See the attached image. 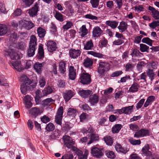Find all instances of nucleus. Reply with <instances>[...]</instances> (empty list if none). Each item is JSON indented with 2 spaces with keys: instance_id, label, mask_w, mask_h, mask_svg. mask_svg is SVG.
I'll return each instance as SVG.
<instances>
[{
  "instance_id": "1",
  "label": "nucleus",
  "mask_w": 159,
  "mask_h": 159,
  "mask_svg": "<svg viewBox=\"0 0 159 159\" xmlns=\"http://www.w3.org/2000/svg\"><path fill=\"white\" fill-rule=\"evenodd\" d=\"M20 81L23 83L20 85V90L22 93L25 95L27 90H31L35 87L36 83L31 81L25 75H22L20 78Z\"/></svg>"
},
{
  "instance_id": "2",
  "label": "nucleus",
  "mask_w": 159,
  "mask_h": 159,
  "mask_svg": "<svg viewBox=\"0 0 159 159\" xmlns=\"http://www.w3.org/2000/svg\"><path fill=\"white\" fill-rule=\"evenodd\" d=\"M98 65V72L101 75H102L105 72L107 71L110 69V64L105 61H100Z\"/></svg>"
},
{
  "instance_id": "3",
  "label": "nucleus",
  "mask_w": 159,
  "mask_h": 159,
  "mask_svg": "<svg viewBox=\"0 0 159 159\" xmlns=\"http://www.w3.org/2000/svg\"><path fill=\"white\" fill-rule=\"evenodd\" d=\"M90 153L92 156L97 159L101 158L104 155L102 150L97 147L92 148L91 149Z\"/></svg>"
},
{
  "instance_id": "4",
  "label": "nucleus",
  "mask_w": 159,
  "mask_h": 159,
  "mask_svg": "<svg viewBox=\"0 0 159 159\" xmlns=\"http://www.w3.org/2000/svg\"><path fill=\"white\" fill-rule=\"evenodd\" d=\"M80 82L83 84H89L91 81L90 75L87 73H83L80 77Z\"/></svg>"
},
{
  "instance_id": "5",
  "label": "nucleus",
  "mask_w": 159,
  "mask_h": 159,
  "mask_svg": "<svg viewBox=\"0 0 159 159\" xmlns=\"http://www.w3.org/2000/svg\"><path fill=\"white\" fill-rule=\"evenodd\" d=\"M64 143L66 146L69 148H73L74 145V142L69 136H64L63 137Z\"/></svg>"
},
{
  "instance_id": "6",
  "label": "nucleus",
  "mask_w": 159,
  "mask_h": 159,
  "mask_svg": "<svg viewBox=\"0 0 159 159\" xmlns=\"http://www.w3.org/2000/svg\"><path fill=\"white\" fill-rule=\"evenodd\" d=\"M19 25L27 30L32 29L34 26V24L31 21L25 20H20L19 21Z\"/></svg>"
},
{
  "instance_id": "7",
  "label": "nucleus",
  "mask_w": 159,
  "mask_h": 159,
  "mask_svg": "<svg viewBox=\"0 0 159 159\" xmlns=\"http://www.w3.org/2000/svg\"><path fill=\"white\" fill-rule=\"evenodd\" d=\"M150 135L149 131L146 129H142L134 134V137L136 138H141Z\"/></svg>"
},
{
  "instance_id": "8",
  "label": "nucleus",
  "mask_w": 159,
  "mask_h": 159,
  "mask_svg": "<svg viewBox=\"0 0 159 159\" xmlns=\"http://www.w3.org/2000/svg\"><path fill=\"white\" fill-rule=\"evenodd\" d=\"M63 113V107H60L58 109L57 115L55 117V122L58 125H61V120L62 118V115Z\"/></svg>"
},
{
  "instance_id": "9",
  "label": "nucleus",
  "mask_w": 159,
  "mask_h": 159,
  "mask_svg": "<svg viewBox=\"0 0 159 159\" xmlns=\"http://www.w3.org/2000/svg\"><path fill=\"white\" fill-rule=\"evenodd\" d=\"M133 106H129L122 108L121 109H118L116 110L117 111L119 114L124 113L125 114H129L132 111L133 108Z\"/></svg>"
},
{
  "instance_id": "10",
  "label": "nucleus",
  "mask_w": 159,
  "mask_h": 159,
  "mask_svg": "<svg viewBox=\"0 0 159 159\" xmlns=\"http://www.w3.org/2000/svg\"><path fill=\"white\" fill-rule=\"evenodd\" d=\"M150 147L148 144H146L142 148L141 151L142 154L148 157L152 155V152L149 151Z\"/></svg>"
},
{
  "instance_id": "11",
  "label": "nucleus",
  "mask_w": 159,
  "mask_h": 159,
  "mask_svg": "<svg viewBox=\"0 0 159 159\" xmlns=\"http://www.w3.org/2000/svg\"><path fill=\"white\" fill-rule=\"evenodd\" d=\"M81 52L79 50L72 49L70 50L69 53L71 58L75 59L80 56Z\"/></svg>"
},
{
  "instance_id": "12",
  "label": "nucleus",
  "mask_w": 159,
  "mask_h": 159,
  "mask_svg": "<svg viewBox=\"0 0 159 159\" xmlns=\"http://www.w3.org/2000/svg\"><path fill=\"white\" fill-rule=\"evenodd\" d=\"M11 64L14 69L19 72L21 71L23 69L20 61H12Z\"/></svg>"
},
{
  "instance_id": "13",
  "label": "nucleus",
  "mask_w": 159,
  "mask_h": 159,
  "mask_svg": "<svg viewBox=\"0 0 159 159\" xmlns=\"http://www.w3.org/2000/svg\"><path fill=\"white\" fill-rule=\"evenodd\" d=\"M39 6L36 3L34 6L31 9H29L28 13L30 16L34 17L37 15V13L39 10Z\"/></svg>"
},
{
  "instance_id": "14",
  "label": "nucleus",
  "mask_w": 159,
  "mask_h": 159,
  "mask_svg": "<svg viewBox=\"0 0 159 159\" xmlns=\"http://www.w3.org/2000/svg\"><path fill=\"white\" fill-rule=\"evenodd\" d=\"M47 46L48 51L50 52H52L55 51L57 48L56 44L53 41H48L47 44Z\"/></svg>"
},
{
  "instance_id": "15",
  "label": "nucleus",
  "mask_w": 159,
  "mask_h": 159,
  "mask_svg": "<svg viewBox=\"0 0 159 159\" xmlns=\"http://www.w3.org/2000/svg\"><path fill=\"white\" fill-rule=\"evenodd\" d=\"M43 112V111L42 110L35 107L32 108L31 109L30 113L32 116L36 117L38 115H40Z\"/></svg>"
},
{
  "instance_id": "16",
  "label": "nucleus",
  "mask_w": 159,
  "mask_h": 159,
  "mask_svg": "<svg viewBox=\"0 0 159 159\" xmlns=\"http://www.w3.org/2000/svg\"><path fill=\"white\" fill-rule=\"evenodd\" d=\"M5 54L7 55H9L11 59L12 60H16L19 58L18 54L13 50H11L6 52Z\"/></svg>"
},
{
  "instance_id": "17",
  "label": "nucleus",
  "mask_w": 159,
  "mask_h": 159,
  "mask_svg": "<svg viewBox=\"0 0 159 159\" xmlns=\"http://www.w3.org/2000/svg\"><path fill=\"white\" fill-rule=\"evenodd\" d=\"M74 95V93L71 90L66 91L63 93V97L66 102L68 101Z\"/></svg>"
},
{
  "instance_id": "18",
  "label": "nucleus",
  "mask_w": 159,
  "mask_h": 159,
  "mask_svg": "<svg viewBox=\"0 0 159 159\" xmlns=\"http://www.w3.org/2000/svg\"><path fill=\"white\" fill-rule=\"evenodd\" d=\"M148 9L151 11L152 16L155 20L159 19V11L151 6L148 7Z\"/></svg>"
},
{
  "instance_id": "19",
  "label": "nucleus",
  "mask_w": 159,
  "mask_h": 159,
  "mask_svg": "<svg viewBox=\"0 0 159 159\" xmlns=\"http://www.w3.org/2000/svg\"><path fill=\"white\" fill-rule=\"evenodd\" d=\"M102 31L98 26L94 27L93 31V35L94 37H97L101 35Z\"/></svg>"
},
{
  "instance_id": "20",
  "label": "nucleus",
  "mask_w": 159,
  "mask_h": 159,
  "mask_svg": "<svg viewBox=\"0 0 159 159\" xmlns=\"http://www.w3.org/2000/svg\"><path fill=\"white\" fill-rule=\"evenodd\" d=\"M115 148L116 151L118 152H121L124 153H126L129 151L128 148H127L125 149L124 148H123L120 144L118 143L115 145Z\"/></svg>"
},
{
  "instance_id": "21",
  "label": "nucleus",
  "mask_w": 159,
  "mask_h": 159,
  "mask_svg": "<svg viewBox=\"0 0 159 159\" xmlns=\"http://www.w3.org/2000/svg\"><path fill=\"white\" fill-rule=\"evenodd\" d=\"M98 96L96 94L91 96L89 98V102L92 105H94L98 102Z\"/></svg>"
},
{
  "instance_id": "22",
  "label": "nucleus",
  "mask_w": 159,
  "mask_h": 159,
  "mask_svg": "<svg viewBox=\"0 0 159 159\" xmlns=\"http://www.w3.org/2000/svg\"><path fill=\"white\" fill-rule=\"evenodd\" d=\"M128 25L127 23L124 21L120 22L119 25L118 27L120 32L122 33L124 32L127 28Z\"/></svg>"
},
{
  "instance_id": "23",
  "label": "nucleus",
  "mask_w": 159,
  "mask_h": 159,
  "mask_svg": "<svg viewBox=\"0 0 159 159\" xmlns=\"http://www.w3.org/2000/svg\"><path fill=\"white\" fill-rule=\"evenodd\" d=\"M45 64V62L39 63L37 62L34 65V68L36 72L38 74H40L42 72V66Z\"/></svg>"
},
{
  "instance_id": "24",
  "label": "nucleus",
  "mask_w": 159,
  "mask_h": 159,
  "mask_svg": "<svg viewBox=\"0 0 159 159\" xmlns=\"http://www.w3.org/2000/svg\"><path fill=\"white\" fill-rule=\"evenodd\" d=\"M69 78L71 80H74L76 76L75 70L74 67L72 66H70L69 68Z\"/></svg>"
},
{
  "instance_id": "25",
  "label": "nucleus",
  "mask_w": 159,
  "mask_h": 159,
  "mask_svg": "<svg viewBox=\"0 0 159 159\" xmlns=\"http://www.w3.org/2000/svg\"><path fill=\"white\" fill-rule=\"evenodd\" d=\"M155 97L153 96H150L148 97L144 103V107H146L149 105H151L155 100Z\"/></svg>"
},
{
  "instance_id": "26",
  "label": "nucleus",
  "mask_w": 159,
  "mask_h": 159,
  "mask_svg": "<svg viewBox=\"0 0 159 159\" xmlns=\"http://www.w3.org/2000/svg\"><path fill=\"white\" fill-rule=\"evenodd\" d=\"M8 31V27L4 24H0V36L6 34Z\"/></svg>"
},
{
  "instance_id": "27",
  "label": "nucleus",
  "mask_w": 159,
  "mask_h": 159,
  "mask_svg": "<svg viewBox=\"0 0 159 159\" xmlns=\"http://www.w3.org/2000/svg\"><path fill=\"white\" fill-rule=\"evenodd\" d=\"M118 22L115 20H107L105 22V24L110 26L112 29L116 28L118 25Z\"/></svg>"
},
{
  "instance_id": "28",
  "label": "nucleus",
  "mask_w": 159,
  "mask_h": 159,
  "mask_svg": "<svg viewBox=\"0 0 159 159\" xmlns=\"http://www.w3.org/2000/svg\"><path fill=\"white\" fill-rule=\"evenodd\" d=\"M140 87L139 85L137 83H134L129 88V91L131 93H135L138 91Z\"/></svg>"
},
{
  "instance_id": "29",
  "label": "nucleus",
  "mask_w": 159,
  "mask_h": 159,
  "mask_svg": "<svg viewBox=\"0 0 159 159\" xmlns=\"http://www.w3.org/2000/svg\"><path fill=\"white\" fill-rule=\"evenodd\" d=\"M79 33L82 37H85L88 33V30L86 28V25H83L79 29Z\"/></svg>"
},
{
  "instance_id": "30",
  "label": "nucleus",
  "mask_w": 159,
  "mask_h": 159,
  "mask_svg": "<svg viewBox=\"0 0 159 159\" xmlns=\"http://www.w3.org/2000/svg\"><path fill=\"white\" fill-rule=\"evenodd\" d=\"M92 91L90 90H82L79 92V94L83 98L87 97L91 93Z\"/></svg>"
},
{
  "instance_id": "31",
  "label": "nucleus",
  "mask_w": 159,
  "mask_h": 159,
  "mask_svg": "<svg viewBox=\"0 0 159 159\" xmlns=\"http://www.w3.org/2000/svg\"><path fill=\"white\" fill-rule=\"evenodd\" d=\"M37 38L35 36L32 35L30 36V41L29 43V46L37 47Z\"/></svg>"
},
{
  "instance_id": "32",
  "label": "nucleus",
  "mask_w": 159,
  "mask_h": 159,
  "mask_svg": "<svg viewBox=\"0 0 159 159\" xmlns=\"http://www.w3.org/2000/svg\"><path fill=\"white\" fill-rule=\"evenodd\" d=\"M37 48V47L30 46H29L27 50V55L29 57L33 56L35 54V51Z\"/></svg>"
},
{
  "instance_id": "33",
  "label": "nucleus",
  "mask_w": 159,
  "mask_h": 159,
  "mask_svg": "<svg viewBox=\"0 0 159 159\" xmlns=\"http://www.w3.org/2000/svg\"><path fill=\"white\" fill-rule=\"evenodd\" d=\"M93 47V41L92 40H90L87 41L84 45V49L85 50H91Z\"/></svg>"
},
{
  "instance_id": "34",
  "label": "nucleus",
  "mask_w": 159,
  "mask_h": 159,
  "mask_svg": "<svg viewBox=\"0 0 159 159\" xmlns=\"http://www.w3.org/2000/svg\"><path fill=\"white\" fill-rule=\"evenodd\" d=\"M43 45L40 44L39 46L38 49V58L42 59L44 57V52L43 48Z\"/></svg>"
},
{
  "instance_id": "35",
  "label": "nucleus",
  "mask_w": 159,
  "mask_h": 159,
  "mask_svg": "<svg viewBox=\"0 0 159 159\" xmlns=\"http://www.w3.org/2000/svg\"><path fill=\"white\" fill-rule=\"evenodd\" d=\"M89 137L90 140L88 142V144H90L98 140L99 139L98 136L95 134H91Z\"/></svg>"
},
{
  "instance_id": "36",
  "label": "nucleus",
  "mask_w": 159,
  "mask_h": 159,
  "mask_svg": "<svg viewBox=\"0 0 159 159\" xmlns=\"http://www.w3.org/2000/svg\"><path fill=\"white\" fill-rule=\"evenodd\" d=\"M37 32L40 38H43L46 34L45 29L41 27H39L37 28Z\"/></svg>"
},
{
  "instance_id": "37",
  "label": "nucleus",
  "mask_w": 159,
  "mask_h": 159,
  "mask_svg": "<svg viewBox=\"0 0 159 159\" xmlns=\"http://www.w3.org/2000/svg\"><path fill=\"white\" fill-rule=\"evenodd\" d=\"M24 100L26 105V108H29L31 107L32 106V104L31 102V96L29 95L25 96L24 98Z\"/></svg>"
},
{
  "instance_id": "38",
  "label": "nucleus",
  "mask_w": 159,
  "mask_h": 159,
  "mask_svg": "<svg viewBox=\"0 0 159 159\" xmlns=\"http://www.w3.org/2000/svg\"><path fill=\"white\" fill-rule=\"evenodd\" d=\"M122 127L121 124H117L115 125L111 129L112 133H118Z\"/></svg>"
},
{
  "instance_id": "39",
  "label": "nucleus",
  "mask_w": 159,
  "mask_h": 159,
  "mask_svg": "<svg viewBox=\"0 0 159 159\" xmlns=\"http://www.w3.org/2000/svg\"><path fill=\"white\" fill-rule=\"evenodd\" d=\"M104 141L107 145L108 146H111L113 143L112 138L110 136H106L103 138Z\"/></svg>"
},
{
  "instance_id": "40",
  "label": "nucleus",
  "mask_w": 159,
  "mask_h": 159,
  "mask_svg": "<svg viewBox=\"0 0 159 159\" xmlns=\"http://www.w3.org/2000/svg\"><path fill=\"white\" fill-rule=\"evenodd\" d=\"M146 73L151 80L152 81L154 79V77L156 75L153 71V70L149 69L147 71Z\"/></svg>"
},
{
  "instance_id": "41",
  "label": "nucleus",
  "mask_w": 159,
  "mask_h": 159,
  "mask_svg": "<svg viewBox=\"0 0 159 159\" xmlns=\"http://www.w3.org/2000/svg\"><path fill=\"white\" fill-rule=\"evenodd\" d=\"M105 154L107 157L111 159L115 158L116 156L113 152L109 150L106 151Z\"/></svg>"
},
{
  "instance_id": "42",
  "label": "nucleus",
  "mask_w": 159,
  "mask_h": 159,
  "mask_svg": "<svg viewBox=\"0 0 159 159\" xmlns=\"http://www.w3.org/2000/svg\"><path fill=\"white\" fill-rule=\"evenodd\" d=\"M59 70L62 74H64L65 72V65L64 61H61L59 63Z\"/></svg>"
},
{
  "instance_id": "43",
  "label": "nucleus",
  "mask_w": 159,
  "mask_h": 159,
  "mask_svg": "<svg viewBox=\"0 0 159 159\" xmlns=\"http://www.w3.org/2000/svg\"><path fill=\"white\" fill-rule=\"evenodd\" d=\"M50 31L52 34L55 35H56L57 34V27L53 23H51Z\"/></svg>"
},
{
  "instance_id": "44",
  "label": "nucleus",
  "mask_w": 159,
  "mask_h": 159,
  "mask_svg": "<svg viewBox=\"0 0 159 159\" xmlns=\"http://www.w3.org/2000/svg\"><path fill=\"white\" fill-rule=\"evenodd\" d=\"M87 54L91 55L94 57H98L99 58H102L103 57V55L99 53L93 51H88Z\"/></svg>"
},
{
  "instance_id": "45",
  "label": "nucleus",
  "mask_w": 159,
  "mask_h": 159,
  "mask_svg": "<svg viewBox=\"0 0 159 159\" xmlns=\"http://www.w3.org/2000/svg\"><path fill=\"white\" fill-rule=\"evenodd\" d=\"M77 113L76 110L73 108H70L68 109L67 114L69 116H75Z\"/></svg>"
},
{
  "instance_id": "46",
  "label": "nucleus",
  "mask_w": 159,
  "mask_h": 159,
  "mask_svg": "<svg viewBox=\"0 0 159 159\" xmlns=\"http://www.w3.org/2000/svg\"><path fill=\"white\" fill-rule=\"evenodd\" d=\"M149 49V47L147 45L142 43L140 44V50L141 52H148Z\"/></svg>"
},
{
  "instance_id": "47",
  "label": "nucleus",
  "mask_w": 159,
  "mask_h": 159,
  "mask_svg": "<svg viewBox=\"0 0 159 159\" xmlns=\"http://www.w3.org/2000/svg\"><path fill=\"white\" fill-rule=\"evenodd\" d=\"M93 63V61L92 60L88 58L85 59L84 62V65L87 67L92 66Z\"/></svg>"
},
{
  "instance_id": "48",
  "label": "nucleus",
  "mask_w": 159,
  "mask_h": 159,
  "mask_svg": "<svg viewBox=\"0 0 159 159\" xmlns=\"http://www.w3.org/2000/svg\"><path fill=\"white\" fill-rule=\"evenodd\" d=\"M142 41L143 43H146L150 46H152L153 41L148 37L143 38L142 39Z\"/></svg>"
},
{
  "instance_id": "49",
  "label": "nucleus",
  "mask_w": 159,
  "mask_h": 159,
  "mask_svg": "<svg viewBox=\"0 0 159 159\" xmlns=\"http://www.w3.org/2000/svg\"><path fill=\"white\" fill-rule=\"evenodd\" d=\"M55 17L57 20L61 22L63 21L64 20L63 15L58 11H56Z\"/></svg>"
},
{
  "instance_id": "50",
  "label": "nucleus",
  "mask_w": 159,
  "mask_h": 159,
  "mask_svg": "<svg viewBox=\"0 0 159 159\" xmlns=\"http://www.w3.org/2000/svg\"><path fill=\"white\" fill-rule=\"evenodd\" d=\"M53 101L51 98H47L43 101V105L44 107L49 105Z\"/></svg>"
},
{
  "instance_id": "51",
  "label": "nucleus",
  "mask_w": 159,
  "mask_h": 159,
  "mask_svg": "<svg viewBox=\"0 0 159 159\" xmlns=\"http://www.w3.org/2000/svg\"><path fill=\"white\" fill-rule=\"evenodd\" d=\"M132 57H140L142 54L141 53L139 50L137 49H133L131 53Z\"/></svg>"
},
{
  "instance_id": "52",
  "label": "nucleus",
  "mask_w": 159,
  "mask_h": 159,
  "mask_svg": "<svg viewBox=\"0 0 159 159\" xmlns=\"http://www.w3.org/2000/svg\"><path fill=\"white\" fill-rule=\"evenodd\" d=\"M52 89L50 86H48L47 87L45 88L44 89L43 91V93L44 95H47L52 93Z\"/></svg>"
},
{
  "instance_id": "53",
  "label": "nucleus",
  "mask_w": 159,
  "mask_h": 159,
  "mask_svg": "<svg viewBox=\"0 0 159 159\" xmlns=\"http://www.w3.org/2000/svg\"><path fill=\"white\" fill-rule=\"evenodd\" d=\"M26 47V43L23 42L21 41L18 43V48L22 50H25Z\"/></svg>"
},
{
  "instance_id": "54",
  "label": "nucleus",
  "mask_w": 159,
  "mask_h": 159,
  "mask_svg": "<svg viewBox=\"0 0 159 159\" xmlns=\"http://www.w3.org/2000/svg\"><path fill=\"white\" fill-rule=\"evenodd\" d=\"M150 27L152 29H155L157 27L159 26V20L153 21L150 23L149 25Z\"/></svg>"
},
{
  "instance_id": "55",
  "label": "nucleus",
  "mask_w": 159,
  "mask_h": 159,
  "mask_svg": "<svg viewBox=\"0 0 159 159\" xmlns=\"http://www.w3.org/2000/svg\"><path fill=\"white\" fill-rule=\"evenodd\" d=\"M55 128L54 125L52 123H49L47 125L46 127V130L48 131H53Z\"/></svg>"
},
{
  "instance_id": "56",
  "label": "nucleus",
  "mask_w": 159,
  "mask_h": 159,
  "mask_svg": "<svg viewBox=\"0 0 159 159\" xmlns=\"http://www.w3.org/2000/svg\"><path fill=\"white\" fill-rule=\"evenodd\" d=\"M99 0H90V2L93 7L97 8L99 5Z\"/></svg>"
},
{
  "instance_id": "57",
  "label": "nucleus",
  "mask_w": 159,
  "mask_h": 159,
  "mask_svg": "<svg viewBox=\"0 0 159 159\" xmlns=\"http://www.w3.org/2000/svg\"><path fill=\"white\" fill-rule=\"evenodd\" d=\"M46 82L45 79L42 76H41L40 78L39 83L40 86L41 87H44L46 84Z\"/></svg>"
},
{
  "instance_id": "58",
  "label": "nucleus",
  "mask_w": 159,
  "mask_h": 159,
  "mask_svg": "<svg viewBox=\"0 0 159 159\" xmlns=\"http://www.w3.org/2000/svg\"><path fill=\"white\" fill-rule=\"evenodd\" d=\"M72 25V23L71 21H68L66 25L63 26L64 30H66L70 28Z\"/></svg>"
},
{
  "instance_id": "59",
  "label": "nucleus",
  "mask_w": 159,
  "mask_h": 159,
  "mask_svg": "<svg viewBox=\"0 0 159 159\" xmlns=\"http://www.w3.org/2000/svg\"><path fill=\"white\" fill-rule=\"evenodd\" d=\"M41 121L43 123H46L50 120V119L46 115H44L41 117Z\"/></svg>"
},
{
  "instance_id": "60",
  "label": "nucleus",
  "mask_w": 159,
  "mask_h": 159,
  "mask_svg": "<svg viewBox=\"0 0 159 159\" xmlns=\"http://www.w3.org/2000/svg\"><path fill=\"white\" fill-rule=\"evenodd\" d=\"M145 100L143 98L136 105V108L137 109H138L141 108L144 103Z\"/></svg>"
},
{
  "instance_id": "61",
  "label": "nucleus",
  "mask_w": 159,
  "mask_h": 159,
  "mask_svg": "<svg viewBox=\"0 0 159 159\" xmlns=\"http://www.w3.org/2000/svg\"><path fill=\"white\" fill-rule=\"evenodd\" d=\"M124 43V41L121 39H118L113 42V44L115 45H120Z\"/></svg>"
},
{
  "instance_id": "62",
  "label": "nucleus",
  "mask_w": 159,
  "mask_h": 159,
  "mask_svg": "<svg viewBox=\"0 0 159 159\" xmlns=\"http://www.w3.org/2000/svg\"><path fill=\"white\" fill-rule=\"evenodd\" d=\"M129 128L130 129L134 131H137L139 129V127L138 125L135 124H130Z\"/></svg>"
},
{
  "instance_id": "63",
  "label": "nucleus",
  "mask_w": 159,
  "mask_h": 159,
  "mask_svg": "<svg viewBox=\"0 0 159 159\" xmlns=\"http://www.w3.org/2000/svg\"><path fill=\"white\" fill-rule=\"evenodd\" d=\"M123 73V72L121 70L116 71L113 72L111 75V77H117L121 75Z\"/></svg>"
},
{
  "instance_id": "64",
  "label": "nucleus",
  "mask_w": 159,
  "mask_h": 159,
  "mask_svg": "<svg viewBox=\"0 0 159 159\" xmlns=\"http://www.w3.org/2000/svg\"><path fill=\"white\" fill-rule=\"evenodd\" d=\"M85 17L86 18L89 19L91 20H97L98 18L97 17L93 16L91 14H88L85 16Z\"/></svg>"
}]
</instances>
